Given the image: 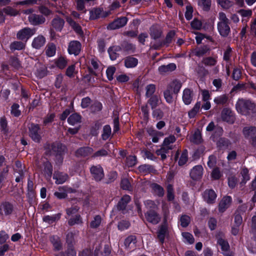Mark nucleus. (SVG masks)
<instances>
[{"mask_svg":"<svg viewBox=\"0 0 256 256\" xmlns=\"http://www.w3.org/2000/svg\"><path fill=\"white\" fill-rule=\"evenodd\" d=\"M93 150L90 147L81 148L78 150V154L82 156H86L90 154Z\"/></svg>","mask_w":256,"mask_h":256,"instance_id":"nucleus-44","label":"nucleus"},{"mask_svg":"<svg viewBox=\"0 0 256 256\" xmlns=\"http://www.w3.org/2000/svg\"><path fill=\"white\" fill-rule=\"evenodd\" d=\"M56 47L53 44H49L47 45L46 48V53L47 56L51 57L56 54Z\"/></svg>","mask_w":256,"mask_h":256,"instance_id":"nucleus-33","label":"nucleus"},{"mask_svg":"<svg viewBox=\"0 0 256 256\" xmlns=\"http://www.w3.org/2000/svg\"><path fill=\"white\" fill-rule=\"evenodd\" d=\"M90 172L96 181L100 180L104 176L102 168L99 165L92 166Z\"/></svg>","mask_w":256,"mask_h":256,"instance_id":"nucleus-5","label":"nucleus"},{"mask_svg":"<svg viewBox=\"0 0 256 256\" xmlns=\"http://www.w3.org/2000/svg\"><path fill=\"white\" fill-rule=\"evenodd\" d=\"M112 133L111 128L108 125H106L103 128V132L102 134V138L106 140L108 138Z\"/></svg>","mask_w":256,"mask_h":256,"instance_id":"nucleus-38","label":"nucleus"},{"mask_svg":"<svg viewBox=\"0 0 256 256\" xmlns=\"http://www.w3.org/2000/svg\"><path fill=\"white\" fill-rule=\"evenodd\" d=\"M38 10L41 14L46 16H48L52 13V12L50 10L43 6H39Z\"/></svg>","mask_w":256,"mask_h":256,"instance_id":"nucleus-64","label":"nucleus"},{"mask_svg":"<svg viewBox=\"0 0 256 256\" xmlns=\"http://www.w3.org/2000/svg\"><path fill=\"white\" fill-rule=\"evenodd\" d=\"M176 68V65L174 63H170L167 65H162L158 67V70L160 74H164L170 72Z\"/></svg>","mask_w":256,"mask_h":256,"instance_id":"nucleus-18","label":"nucleus"},{"mask_svg":"<svg viewBox=\"0 0 256 256\" xmlns=\"http://www.w3.org/2000/svg\"><path fill=\"white\" fill-rule=\"evenodd\" d=\"M180 222L182 227H186L190 222V218L186 215L182 216L180 219Z\"/></svg>","mask_w":256,"mask_h":256,"instance_id":"nucleus-59","label":"nucleus"},{"mask_svg":"<svg viewBox=\"0 0 256 256\" xmlns=\"http://www.w3.org/2000/svg\"><path fill=\"white\" fill-rule=\"evenodd\" d=\"M145 216L146 220L153 224H157L160 220V216L155 211H148Z\"/></svg>","mask_w":256,"mask_h":256,"instance_id":"nucleus-9","label":"nucleus"},{"mask_svg":"<svg viewBox=\"0 0 256 256\" xmlns=\"http://www.w3.org/2000/svg\"><path fill=\"white\" fill-rule=\"evenodd\" d=\"M193 8L190 5H188L186 6V12H185V17L188 20H190L192 17Z\"/></svg>","mask_w":256,"mask_h":256,"instance_id":"nucleus-56","label":"nucleus"},{"mask_svg":"<svg viewBox=\"0 0 256 256\" xmlns=\"http://www.w3.org/2000/svg\"><path fill=\"white\" fill-rule=\"evenodd\" d=\"M203 168L201 166H196L191 170L190 176L194 180L200 178L202 175Z\"/></svg>","mask_w":256,"mask_h":256,"instance_id":"nucleus-14","label":"nucleus"},{"mask_svg":"<svg viewBox=\"0 0 256 256\" xmlns=\"http://www.w3.org/2000/svg\"><path fill=\"white\" fill-rule=\"evenodd\" d=\"M75 190L72 188H68L66 186H60L58 188V192H56L54 193V195L59 199H62L65 198L68 193L74 192Z\"/></svg>","mask_w":256,"mask_h":256,"instance_id":"nucleus-6","label":"nucleus"},{"mask_svg":"<svg viewBox=\"0 0 256 256\" xmlns=\"http://www.w3.org/2000/svg\"><path fill=\"white\" fill-rule=\"evenodd\" d=\"M30 22L33 25H39L44 24L46 18L42 16L32 14L28 16Z\"/></svg>","mask_w":256,"mask_h":256,"instance_id":"nucleus-11","label":"nucleus"},{"mask_svg":"<svg viewBox=\"0 0 256 256\" xmlns=\"http://www.w3.org/2000/svg\"><path fill=\"white\" fill-rule=\"evenodd\" d=\"M218 244L220 246L222 254L225 256H234V253L230 250L228 242L222 238L218 240Z\"/></svg>","mask_w":256,"mask_h":256,"instance_id":"nucleus-3","label":"nucleus"},{"mask_svg":"<svg viewBox=\"0 0 256 256\" xmlns=\"http://www.w3.org/2000/svg\"><path fill=\"white\" fill-rule=\"evenodd\" d=\"M160 98L157 96H152L148 100V103L150 104L152 109L156 108L160 103Z\"/></svg>","mask_w":256,"mask_h":256,"instance_id":"nucleus-37","label":"nucleus"},{"mask_svg":"<svg viewBox=\"0 0 256 256\" xmlns=\"http://www.w3.org/2000/svg\"><path fill=\"white\" fill-rule=\"evenodd\" d=\"M228 98L226 95H222L215 98L214 102L217 104H224L228 101Z\"/></svg>","mask_w":256,"mask_h":256,"instance_id":"nucleus-45","label":"nucleus"},{"mask_svg":"<svg viewBox=\"0 0 256 256\" xmlns=\"http://www.w3.org/2000/svg\"><path fill=\"white\" fill-rule=\"evenodd\" d=\"M138 60L133 57H127L124 60V65L127 68H132L138 64Z\"/></svg>","mask_w":256,"mask_h":256,"instance_id":"nucleus-26","label":"nucleus"},{"mask_svg":"<svg viewBox=\"0 0 256 256\" xmlns=\"http://www.w3.org/2000/svg\"><path fill=\"white\" fill-rule=\"evenodd\" d=\"M236 107L237 111L244 115H247L253 112L255 104L249 100L239 99Z\"/></svg>","mask_w":256,"mask_h":256,"instance_id":"nucleus-1","label":"nucleus"},{"mask_svg":"<svg viewBox=\"0 0 256 256\" xmlns=\"http://www.w3.org/2000/svg\"><path fill=\"white\" fill-rule=\"evenodd\" d=\"M102 218L99 216H96L90 222V226L92 228H98L101 224Z\"/></svg>","mask_w":256,"mask_h":256,"instance_id":"nucleus-46","label":"nucleus"},{"mask_svg":"<svg viewBox=\"0 0 256 256\" xmlns=\"http://www.w3.org/2000/svg\"><path fill=\"white\" fill-rule=\"evenodd\" d=\"M217 4L223 9H228L232 7L234 3L230 0H216Z\"/></svg>","mask_w":256,"mask_h":256,"instance_id":"nucleus-31","label":"nucleus"},{"mask_svg":"<svg viewBox=\"0 0 256 256\" xmlns=\"http://www.w3.org/2000/svg\"><path fill=\"white\" fill-rule=\"evenodd\" d=\"M167 198L168 200H174V196L172 186L169 184L167 187Z\"/></svg>","mask_w":256,"mask_h":256,"instance_id":"nucleus-58","label":"nucleus"},{"mask_svg":"<svg viewBox=\"0 0 256 256\" xmlns=\"http://www.w3.org/2000/svg\"><path fill=\"white\" fill-rule=\"evenodd\" d=\"M222 118L223 120L230 123L234 122V114L230 109L224 108L222 112Z\"/></svg>","mask_w":256,"mask_h":256,"instance_id":"nucleus-12","label":"nucleus"},{"mask_svg":"<svg viewBox=\"0 0 256 256\" xmlns=\"http://www.w3.org/2000/svg\"><path fill=\"white\" fill-rule=\"evenodd\" d=\"M120 50L121 48L119 46H112L110 47L108 50L110 58L112 60H116L119 55L118 52Z\"/></svg>","mask_w":256,"mask_h":256,"instance_id":"nucleus-22","label":"nucleus"},{"mask_svg":"<svg viewBox=\"0 0 256 256\" xmlns=\"http://www.w3.org/2000/svg\"><path fill=\"white\" fill-rule=\"evenodd\" d=\"M243 134L244 136L249 139H252L256 134V127H245L243 130Z\"/></svg>","mask_w":256,"mask_h":256,"instance_id":"nucleus-21","label":"nucleus"},{"mask_svg":"<svg viewBox=\"0 0 256 256\" xmlns=\"http://www.w3.org/2000/svg\"><path fill=\"white\" fill-rule=\"evenodd\" d=\"M193 98L192 91L190 89H185L183 92L182 100L186 104L191 103Z\"/></svg>","mask_w":256,"mask_h":256,"instance_id":"nucleus-19","label":"nucleus"},{"mask_svg":"<svg viewBox=\"0 0 256 256\" xmlns=\"http://www.w3.org/2000/svg\"><path fill=\"white\" fill-rule=\"evenodd\" d=\"M45 42V38L42 35H39L34 38L32 45L34 48L39 49L44 44Z\"/></svg>","mask_w":256,"mask_h":256,"instance_id":"nucleus-16","label":"nucleus"},{"mask_svg":"<svg viewBox=\"0 0 256 256\" xmlns=\"http://www.w3.org/2000/svg\"><path fill=\"white\" fill-rule=\"evenodd\" d=\"M146 96L147 97L151 96L155 92L156 87L154 84H150L148 85L146 88Z\"/></svg>","mask_w":256,"mask_h":256,"instance_id":"nucleus-54","label":"nucleus"},{"mask_svg":"<svg viewBox=\"0 0 256 256\" xmlns=\"http://www.w3.org/2000/svg\"><path fill=\"white\" fill-rule=\"evenodd\" d=\"M30 136L33 140L39 142L40 139V128L38 126L32 124L30 128Z\"/></svg>","mask_w":256,"mask_h":256,"instance_id":"nucleus-8","label":"nucleus"},{"mask_svg":"<svg viewBox=\"0 0 256 256\" xmlns=\"http://www.w3.org/2000/svg\"><path fill=\"white\" fill-rule=\"evenodd\" d=\"M216 194L212 190H206L203 194V198L208 204H213L215 202Z\"/></svg>","mask_w":256,"mask_h":256,"instance_id":"nucleus-7","label":"nucleus"},{"mask_svg":"<svg viewBox=\"0 0 256 256\" xmlns=\"http://www.w3.org/2000/svg\"><path fill=\"white\" fill-rule=\"evenodd\" d=\"M238 183V179L234 176H230L228 178V186L232 188H234Z\"/></svg>","mask_w":256,"mask_h":256,"instance_id":"nucleus-61","label":"nucleus"},{"mask_svg":"<svg viewBox=\"0 0 256 256\" xmlns=\"http://www.w3.org/2000/svg\"><path fill=\"white\" fill-rule=\"evenodd\" d=\"M182 236L184 238V241L185 242H188L190 244H192L194 242V239L191 234L184 232L182 233Z\"/></svg>","mask_w":256,"mask_h":256,"instance_id":"nucleus-42","label":"nucleus"},{"mask_svg":"<svg viewBox=\"0 0 256 256\" xmlns=\"http://www.w3.org/2000/svg\"><path fill=\"white\" fill-rule=\"evenodd\" d=\"M188 152L186 150L182 152L178 162L180 166H182L186 163L188 160Z\"/></svg>","mask_w":256,"mask_h":256,"instance_id":"nucleus-51","label":"nucleus"},{"mask_svg":"<svg viewBox=\"0 0 256 256\" xmlns=\"http://www.w3.org/2000/svg\"><path fill=\"white\" fill-rule=\"evenodd\" d=\"M232 198L229 196L224 197L219 204V211L223 212L230 205Z\"/></svg>","mask_w":256,"mask_h":256,"instance_id":"nucleus-13","label":"nucleus"},{"mask_svg":"<svg viewBox=\"0 0 256 256\" xmlns=\"http://www.w3.org/2000/svg\"><path fill=\"white\" fill-rule=\"evenodd\" d=\"M136 238L134 236H128L124 241V246L126 248L130 250L134 249L136 248Z\"/></svg>","mask_w":256,"mask_h":256,"instance_id":"nucleus-20","label":"nucleus"},{"mask_svg":"<svg viewBox=\"0 0 256 256\" xmlns=\"http://www.w3.org/2000/svg\"><path fill=\"white\" fill-rule=\"evenodd\" d=\"M24 46V43L20 42H15L12 43L10 45V48L12 50H22Z\"/></svg>","mask_w":256,"mask_h":256,"instance_id":"nucleus-53","label":"nucleus"},{"mask_svg":"<svg viewBox=\"0 0 256 256\" xmlns=\"http://www.w3.org/2000/svg\"><path fill=\"white\" fill-rule=\"evenodd\" d=\"M164 97L167 102L172 103L173 102L172 91L170 88H168L166 91H164Z\"/></svg>","mask_w":256,"mask_h":256,"instance_id":"nucleus-50","label":"nucleus"},{"mask_svg":"<svg viewBox=\"0 0 256 256\" xmlns=\"http://www.w3.org/2000/svg\"><path fill=\"white\" fill-rule=\"evenodd\" d=\"M66 21L77 33L80 34L82 33V30L81 27L76 23L71 18L68 17L66 18Z\"/></svg>","mask_w":256,"mask_h":256,"instance_id":"nucleus-34","label":"nucleus"},{"mask_svg":"<svg viewBox=\"0 0 256 256\" xmlns=\"http://www.w3.org/2000/svg\"><path fill=\"white\" fill-rule=\"evenodd\" d=\"M35 33L36 30L34 28L31 29L29 28H25L19 30L16 36L18 39L26 42Z\"/></svg>","mask_w":256,"mask_h":256,"instance_id":"nucleus-2","label":"nucleus"},{"mask_svg":"<svg viewBox=\"0 0 256 256\" xmlns=\"http://www.w3.org/2000/svg\"><path fill=\"white\" fill-rule=\"evenodd\" d=\"M229 23L218 24V29L220 34L223 36L228 35L230 32Z\"/></svg>","mask_w":256,"mask_h":256,"instance_id":"nucleus-17","label":"nucleus"},{"mask_svg":"<svg viewBox=\"0 0 256 256\" xmlns=\"http://www.w3.org/2000/svg\"><path fill=\"white\" fill-rule=\"evenodd\" d=\"M126 165L128 166L132 167L136 163V157L133 156H130L126 158Z\"/></svg>","mask_w":256,"mask_h":256,"instance_id":"nucleus-57","label":"nucleus"},{"mask_svg":"<svg viewBox=\"0 0 256 256\" xmlns=\"http://www.w3.org/2000/svg\"><path fill=\"white\" fill-rule=\"evenodd\" d=\"M219 22L218 24L229 23V20L227 18L226 14L223 12H220L218 14Z\"/></svg>","mask_w":256,"mask_h":256,"instance_id":"nucleus-62","label":"nucleus"},{"mask_svg":"<svg viewBox=\"0 0 256 256\" xmlns=\"http://www.w3.org/2000/svg\"><path fill=\"white\" fill-rule=\"evenodd\" d=\"M166 230V227L165 226H162L158 230V237L162 242L164 240Z\"/></svg>","mask_w":256,"mask_h":256,"instance_id":"nucleus-41","label":"nucleus"},{"mask_svg":"<svg viewBox=\"0 0 256 256\" xmlns=\"http://www.w3.org/2000/svg\"><path fill=\"white\" fill-rule=\"evenodd\" d=\"M60 218V214H56L52 216H46L43 218V220L45 222L51 224L54 222L58 220Z\"/></svg>","mask_w":256,"mask_h":256,"instance_id":"nucleus-40","label":"nucleus"},{"mask_svg":"<svg viewBox=\"0 0 256 256\" xmlns=\"http://www.w3.org/2000/svg\"><path fill=\"white\" fill-rule=\"evenodd\" d=\"M50 241L52 243L54 248L59 250L61 248V244L60 238L58 236H54L50 238Z\"/></svg>","mask_w":256,"mask_h":256,"instance_id":"nucleus-48","label":"nucleus"},{"mask_svg":"<svg viewBox=\"0 0 256 256\" xmlns=\"http://www.w3.org/2000/svg\"><path fill=\"white\" fill-rule=\"evenodd\" d=\"M68 62L62 56H60L55 60L56 66L60 68H64L66 66Z\"/></svg>","mask_w":256,"mask_h":256,"instance_id":"nucleus-35","label":"nucleus"},{"mask_svg":"<svg viewBox=\"0 0 256 256\" xmlns=\"http://www.w3.org/2000/svg\"><path fill=\"white\" fill-rule=\"evenodd\" d=\"M19 105L14 104L12 106L11 113L14 116H18L20 114V111L18 109Z\"/></svg>","mask_w":256,"mask_h":256,"instance_id":"nucleus-63","label":"nucleus"},{"mask_svg":"<svg viewBox=\"0 0 256 256\" xmlns=\"http://www.w3.org/2000/svg\"><path fill=\"white\" fill-rule=\"evenodd\" d=\"M200 102H197L194 106V108L190 111L188 112V115L189 118H194L196 116V115L198 114V112H200Z\"/></svg>","mask_w":256,"mask_h":256,"instance_id":"nucleus-29","label":"nucleus"},{"mask_svg":"<svg viewBox=\"0 0 256 256\" xmlns=\"http://www.w3.org/2000/svg\"><path fill=\"white\" fill-rule=\"evenodd\" d=\"M102 12L100 8H93L90 12V18L95 20L98 18Z\"/></svg>","mask_w":256,"mask_h":256,"instance_id":"nucleus-39","label":"nucleus"},{"mask_svg":"<svg viewBox=\"0 0 256 256\" xmlns=\"http://www.w3.org/2000/svg\"><path fill=\"white\" fill-rule=\"evenodd\" d=\"M115 71L116 68L114 66H110L107 68L106 73L109 80H111L113 79Z\"/></svg>","mask_w":256,"mask_h":256,"instance_id":"nucleus-60","label":"nucleus"},{"mask_svg":"<svg viewBox=\"0 0 256 256\" xmlns=\"http://www.w3.org/2000/svg\"><path fill=\"white\" fill-rule=\"evenodd\" d=\"M128 22V19L126 17L120 18L110 23L108 28L110 30H116L124 26Z\"/></svg>","mask_w":256,"mask_h":256,"instance_id":"nucleus-4","label":"nucleus"},{"mask_svg":"<svg viewBox=\"0 0 256 256\" xmlns=\"http://www.w3.org/2000/svg\"><path fill=\"white\" fill-rule=\"evenodd\" d=\"M153 190L154 192L158 196H162L164 194V190L162 187L157 184H154L152 186Z\"/></svg>","mask_w":256,"mask_h":256,"instance_id":"nucleus-52","label":"nucleus"},{"mask_svg":"<svg viewBox=\"0 0 256 256\" xmlns=\"http://www.w3.org/2000/svg\"><path fill=\"white\" fill-rule=\"evenodd\" d=\"M202 63L206 66H213L216 64V60L214 58L208 57L204 58Z\"/></svg>","mask_w":256,"mask_h":256,"instance_id":"nucleus-49","label":"nucleus"},{"mask_svg":"<svg viewBox=\"0 0 256 256\" xmlns=\"http://www.w3.org/2000/svg\"><path fill=\"white\" fill-rule=\"evenodd\" d=\"M64 20L58 17L54 18L52 22V27L58 31H61L64 27Z\"/></svg>","mask_w":256,"mask_h":256,"instance_id":"nucleus-24","label":"nucleus"},{"mask_svg":"<svg viewBox=\"0 0 256 256\" xmlns=\"http://www.w3.org/2000/svg\"><path fill=\"white\" fill-rule=\"evenodd\" d=\"M81 48V44L78 41H72L70 43L68 51L70 54L78 55Z\"/></svg>","mask_w":256,"mask_h":256,"instance_id":"nucleus-10","label":"nucleus"},{"mask_svg":"<svg viewBox=\"0 0 256 256\" xmlns=\"http://www.w3.org/2000/svg\"><path fill=\"white\" fill-rule=\"evenodd\" d=\"M12 206L8 202H4L0 205V215L8 216L12 212Z\"/></svg>","mask_w":256,"mask_h":256,"instance_id":"nucleus-15","label":"nucleus"},{"mask_svg":"<svg viewBox=\"0 0 256 256\" xmlns=\"http://www.w3.org/2000/svg\"><path fill=\"white\" fill-rule=\"evenodd\" d=\"M182 87L181 82L177 80H174L170 84V88L174 93H178Z\"/></svg>","mask_w":256,"mask_h":256,"instance_id":"nucleus-32","label":"nucleus"},{"mask_svg":"<svg viewBox=\"0 0 256 256\" xmlns=\"http://www.w3.org/2000/svg\"><path fill=\"white\" fill-rule=\"evenodd\" d=\"M176 140V138L174 136H170L168 138L164 139L162 146L165 147L166 150H172V144H173Z\"/></svg>","mask_w":256,"mask_h":256,"instance_id":"nucleus-28","label":"nucleus"},{"mask_svg":"<svg viewBox=\"0 0 256 256\" xmlns=\"http://www.w3.org/2000/svg\"><path fill=\"white\" fill-rule=\"evenodd\" d=\"M165 147L162 148L156 151V153L158 156H160L162 160H164L166 158V154H167L169 150H166Z\"/></svg>","mask_w":256,"mask_h":256,"instance_id":"nucleus-55","label":"nucleus"},{"mask_svg":"<svg viewBox=\"0 0 256 256\" xmlns=\"http://www.w3.org/2000/svg\"><path fill=\"white\" fill-rule=\"evenodd\" d=\"M130 196L128 195L124 196L118 202V208L120 210H124L125 209L127 204L130 201Z\"/></svg>","mask_w":256,"mask_h":256,"instance_id":"nucleus-27","label":"nucleus"},{"mask_svg":"<svg viewBox=\"0 0 256 256\" xmlns=\"http://www.w3.org/2000/svg\"><path fill=\"white\" fill-rule=\"evenodd\" d=\"M68 124L72 126H76L81 122L80 116L77 114H73L68 118Z\"/></svg>","mask_w":256,"mask_h":256,"instance_id":"nucleus-25","label":"nucleus"},{"mask_svg":"<svg viewBox=\"0 0 256 256\" xmlns=\"http://www.w3.org/2000/svg\"><path fill=\"white\" fill-rule=\"evenodd\" d=\"M144 205L148 211H155L157 209V205L152 200H148L144 202Z\"/></svg>","mask_w":256,"mask_h":256,"instance_id":"nucleus-43","label":"nucleus"},{"mask_svg":"<svg viewBox=\"0 0 256 256\" xmlns=\"http://www.w3.org/2000/svg\"><path fill=\"white\" fill-rule=\"evenodd\" d=\"M198 6L205 11L210 10L211 6V0H198Z\"/></svg>","mask_w":256,"mask_h":256,"instance_id":"nucleus-30","label":"nucleus"},{"mask_svg":"<svg viewBox=\"0 0 256 256\" xmlns=\"http://www.w3.org/2000/svg\"><path fill=\"white\" fill-rule=\"evenodd\" d=\"M201 134L200 132L196 131V132L190 138V141L192 142L198 144L200 142H201Z\"/></svg>","mask_w":256,"mask_h":256,"instance_id":"nucleus-47","label":"nucleus"},{"mask_svg":"<svg viewBox=\"0 0 256 256\" xmlns=\"http://www.w3.org/2000/svg\"><path fill=\"white\" fill-rule=\"evenodd\" d=\"M53 178L56 180V184H62L67 180L68 176L66 174L57 172L54 174Z\"/></svg>","mask_w":256,"mask_h":256,"instance_id":"nucleus-23","label":"nucleus"},{"mask_svg":"<svg viewBox=\"0 0 256 256\" xmlns=\"http://www.w3.org/2000/svg\"><path fill=\"white\" fill-rule=\"evenodd\" d=\"M240 174L242 177L240 184H244L250 178L248 170L246 168H243L240 172Z\"/></svg>","mask_w":256,"mask_h":256,"instance_id":"nucleus-36","label":"nucleus"}]
</instances>
